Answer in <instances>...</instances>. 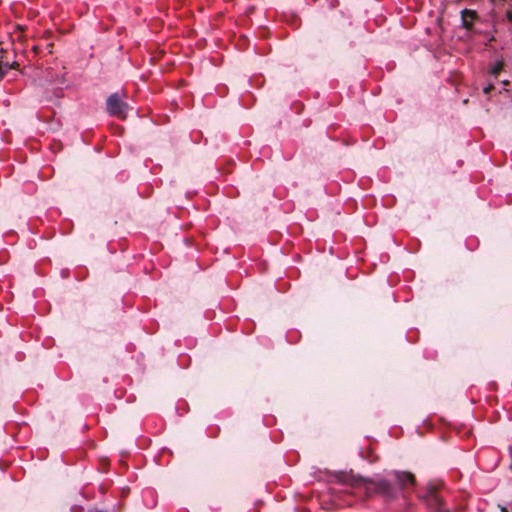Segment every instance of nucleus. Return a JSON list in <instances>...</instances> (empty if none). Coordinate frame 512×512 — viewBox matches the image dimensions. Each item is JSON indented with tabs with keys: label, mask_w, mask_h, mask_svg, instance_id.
<instances>
[{
	"label": "nucleus",
	"mask_w": 512,
	"mask_h": 512,
	"mask_svg": "<svg viewBox=\"0 0 512 512\" xmlns=\"http://www.w3.org/2000/svg\"><path fill=\"white\" fill-rule=\"evenodd\" d=\"M339 482L347 484L351 483L353 486H360L363 484L369 495L378 494L386 501H392L398 497L397 487L394 485L391 477L388 479H364L362 477L355 479L353 476L342 474L339 476Z\"/></svg>",
	"instance_id": "nucleus-1"
},
{
	"label": "nucleus",
	"mask_w": 512,
	"mask_h": 512,
	"mask_svg": "<svg viewBox=\"0 0 512 512\" xmlns=\"http://www.w3.org/2000/svg\"><path fill=\"white\" fill-rule=\"evenodd\" d=\"M442 485V481H430L424 494L420 495L426 504L436 511H441L443 508V499L438 494Z\"/></svg>",
	"instance_id": "nucleus-2"
},
{
	"label": "nucleus",
	"mask_w": 512,
	"mask_h": 512,
	"mask_svg": "<svg viewBox=\"0 0 512 512\" xmlns=\"http://www.w3.org/2000/svg\"><path fill=\"white\" fill-rule=\"evenodd\" d=\"M106 109L109 115L124 120L127 117L129 105L120 98L118 93H114L108 97Z\"/></svg>",
	"instance_id": "nucleus-3"
},
{
	"label": "nucleus",
	"mask_w": 512,
	"mask_h": 512,
	"mask_svg": "<svg viewBox=\"0 0 512 512\" xmlns=\"http://www.w3.org/2000/svg\"><path fill=\"white\" fill-rule=\"evenodd\" d=\"M391 477L397 490H406L410 487H414L416 484V478L414 474L408 471H392L388 474Z\"/></svg>",
	"instance_id": "nucleus-4"
},
{
	"label": "nucleus",
	"mask_w": 512,
	"mask_h": 512,
	"mask_svg": "<svg viewBox=\"0 0 512 512\" xmlns=\"http://www.w3.org/2000/svg\"><path fill=\"white\" fill-rule=\"evenodd\" d=\"M478 18L477 12L470 9H464L461 12L462 25L467 30L472 29L473 22Z\"/></svg>",
	"instance_id": "nucleus-5"
},
{
	"label": "nucleus",
	"mask_w": 512,
	"mask_h": 512,
	"mask_svg": "<svg viewBox=\"0 0 512 512\" xmlns=\"http://www.w3.org/2000/svg\"><path fill=\"white\" fill-rule=\"evenodd\" d=\"M504 68V62L503 60H497L493 66L491 67V74L497 78L498 75L500 74V72L503 70Z\"/></svg>",
	"instance_id": "nucleus-6"
},
{
	"label": "nucleus",
	"mask_w": 512,
	"mask_h": 512,
	"mask_svg": "<svg viewBox=\"0 0 512 512\" xmlns=\"http://www.w3.org/2000/svg\"><path fill=\"white\" fill-rule=\"evenodd\" d=\"M0 52L2 53V56L0 57V81L3 80V78L6 75V70L3 67V54L6 52L3 48H1Z\"/></svg>",
	"instance_id": "nucleus-7"
},
{
	"label": "nucleus",
	"mask_w": 512,
	"mask_h": 512,
	"mask_svg": "<svg viewBox=\"0 0 512 512\" xmlns=\"http://www.w3.org/2000/svg\"><path fill=\"white\" fill-rule=\"evenodd\" d=\"M19 64L17 62H13L12 64H9L8 62L3 61V67L7 71L8 69H17Z\"/></svg>",
	"instance_id": "nucleus-8"
},
{
	"label": "nucleus",
	"mask_w": 512,
	"mask_h": 512,
	"mask_svg": "<svg viewBox=\"0 0 512 512\" xmlns=\"http://www.w3.org/2000/svg\"><path fill=\"white\" fill-rule=\"evenodd\" d=\"M493 89H494V86L492 84H490L484 88V93L489 94Z\"/></svg>",
	"instance_id": "nucleus-9"
},
{
	"label": "nucleus",
	"mask_w": 512,
	"mask_h": 512,
	"mask_svg": "<svg viewBox=\"0 0 512 512\" xmlns=\"http://www.w3.org/2000/svg\"><path fill=\"white\" fill-rule=\"evenodd\" d=\"M503 84H504L505 86H507V85H509V81H508V80H505V81H503Z\"/></svg>",
	"instance_id": "nucleus-10"
},
{
	"label": "nucleus",
	"mask_w": 512,
	"mask_h": 512,
	"mask_svg": "<svg viewBox=\"0 0 512 512\" xmlns=\"http://www.w3.org/2000/svg\"><path fill=\"white\" fill-rule=\"evenodd\" d=\"M502 512H507V509L505 507L501 508Z\"/></svg>",
	"instance_id": "nucleus-11"
}]
</instances>
